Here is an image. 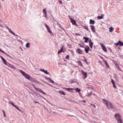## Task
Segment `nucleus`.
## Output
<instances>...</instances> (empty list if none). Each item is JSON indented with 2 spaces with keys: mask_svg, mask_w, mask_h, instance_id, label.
Returning <instances> with one entry per match:
<instances>
[{
  "mask_svg": "<svg viewBox=\"0 0 123 123\" xmlns=\"http://www.w3.org/2000/svg\"><path fill=\"white\" fill-rule=\"evenodd\" d=\"M102 100L104 101V103L106 105L107 108L111 109L113 108V105L111 103L105 99H103Z\"/></svg>",
  "mask_w": 123,
  "mask_h": 123,
  "instance_id": "obj_1",
  "label": "nucleus"
},
{
  "mask_svg": "<svg viewBox=\"0 0 123 123\" xmlns=\"http://www.w3.org/2000/svg\"><path fill=\"white\" fill-rule=\"evenodd\" d=\"M115 117L117 121V123H123L121 115L119 114L115 115Z\"/></svg>",
  "mask_w": 123,
  "mask_h": 123,
  "instance_id": "obj_2",
  "label": "nucleus"
},
{
  "mask_svg": "<svg viewBox=\"0 0 123 123\" xmlns=\"http://www.w3.org/2000/svg\"><path fill=\"white\" fill-rule=\"evenodd\" d=\"M19 71L21 74L26 79L29 80H30V76L29 75L26 73L25 72L21 70H19Z\"/></svg>",
  "mask_w": 123,
  "mask_h": 123,
  "instance_id": "obj_3",
  "label": "nucleus"
},
{
  "mask_svg": "<svg viewBox=\"0 0 123 123\" xmlns=\"http://www.w3.org/2000/svg\"><path fill=\"white\" fill-rule=\"evenodd\" d=\"M81 73L83 76V78L84 79L87 77V74L86 72H85L83 70H81Z\"/></svg>",
  "mask_w": 123,
  "mask_h": 123,
  "instance_id": "obj_4",
  "label": "nucleus"
},
{
  "mask_svg": "<svg viewBox=\"0 0 123 123\" xmlns=\"http://www.w3.org/2000/svg\"><path fill=\"white\" fill-rule=\"evenodd\" d=\"M8 67L10 68H11L13 69H16V68L14 67L13 65L11 64L7 63V64L6 65Z\"/></svg>",
  "mask_w": 123,
  "mask_h": 123,
  "instance_id": "obj_5",
  "label": "nucleus"
},
{
  "mask_svg": "<svg viewBox=\"0 0 123 123\" xmlns=\"http://www.w3.org/2000/svg\"><path fill=\"white\" fill-rule=\"evenodd\" d=\"M76 51L77 53L78 54H82V50L79 48H77L76 49Z\"/></svg>",
  "mask_w": 123,
  "mask_h": 123,
  "instance_id": "obj_6",
  "label": "nucleus"
},
{
  "mask_svg": "<svg viewBox=\"0 0 123 123\" xmlns=\"http://www.w3.org/2000/svg\"><path fill=\"white\" fill-rule=\"evenodd\" d=\"M69 17L70 21L74 25H76V22L75 20L74 19H73L72 18H70L69 16Z\"/></svg>",
  "mask_w": 123,
  "mask_h": 123,
  "instance_id": "obj_7",
  "label": "nucleus"
},
{
  "mask_svg": "<svg viewBox=\"0 0 123 123\" xmlns=\"http://www.w3.org/2000/svg\"><path fill=\"white\" fill-rule=\"evenodd\" d=\"M0 57L1 58L3 63L6 65L8 62H6V60L2 56H0Z\"/></svg>",
  "mask_w": 123,
  "mask_h": 123,
  "instance_id": "obj_8",
  "label": "nucleus"
},
{
  "mask_svg": "<svg viewBox=\"0 0 123 123\" xmlns=\"http://www.w3.org/2000/svg\"><path fill=\"white\" fill-rule=\"evenodd\" d=\"M100 44L103 50L105 52H106L107 50L106 48L101 43Z\"/></svg>",
  "mask_w": 123,
  "mask_h": 123,
  "instance_id": "obj_9",
  "label": "nucleus"
},
{
  "mask_svg": "<svg viewBox=\"0 0 123 123\" xmlns=\"http://www.w3.org/2000/svg\"><path fill=\"white\" fill-rule=\"evenodd\" d=\"M90 27L91 28L93 32H95V28L94 26L91 25L90 26Z\"/></svg>",
  "mask_w": 123,
  "mask_h": 123,
  "instance_id": "obj_10",
  "label": "nucleus"
},
{
  "mask_svg": "<svg viewBox=\"0 0 123 123\" xmlns=\"http://www.w3.org/2000/svg\"><path fill=\"white\" fill-rule=\"evenodd\" d=\"M89 46L91 49L92 48V46L93 44V43L92 42L91 40H90L89 41Z\"/></svg>",
  "mask_w": 123,
  "mask_h": 123,
  "instance_id": "obj_11",
  "label": "nucleus"
},
{
  "mask_svg": "<svg viewBox=\"0 0 123 123\" xmlns=\"http://www.w3.org/2000/svg\"><path fill=\"white\" fill-rule=\"evenodd\" d=\"M40 71L44 72L45 74H49V73L47 71L43 69H40Z\"/></svg>",
  "mask_w": 123,
  "mask_h": 123,
  "instance_id": "obj_12",
  "label": "nucleus"
},
{
  "mask_svg": "<svg viewBox=\"0 0 123 123\" xmlns=\"http://www.w3.org/2000/svg\"><path fill=\"white\" fill-rule=\"evenodd\" d=\"M63 47L62 46V47L61 48V49L58 51V54H59L62 52H63L64 53L65 52V51L63 50Z\"/></svg>",
  "mask_w": 123,
  "mask_h": 123,
  "instance_id": "obj_13",
  "label": "nucleus"
},
{
  "mask_svg": "<svg viewBox=\"0 0 123 123\" xmlns=\"http://www.w3.org/2000/svg\"><path fill=\"white\" fill-rule=\"evenodd\" d=\"M6 27L7 28L8 30L12 34L14 35L15 36H18L16 35L12 31H11L9 29V28L8 27L6 26Z\"/></svg>",
  "mask_w": 123,
  "mask_h": 123,
  "instance_id": "obj_14",
  "label": "nucleus"
},
{
  "mask_svg": "<svg viewBox=\"0 0 123 123\" xmlns=\"http://www.w3.org/2000/svg\"><path fill=\"white\" fill-rule=\"evenodd\" d=\"M87 48H85V51L87 53H88V51L89 49V47L88 46H87Z\"/></svg>",
  "mask_w": 123,
  "mask_h": 123,
  "instance_id": "obj_15",
  "label": "nucleus"
},
{
  "mask_svg": "<svg viewBox=\"0 0 123 123\" xmlns=\"http://www.w3.org/2000/svg\"><path fill=\"white\" fill-rule=\"evenodd\" d=\"M109 31L110 32H112L113 31L114 29V28H113L111 27H110L109 28Z\"/></svg>",
  "mask_w": 123,
  "mask_h": 123,
  "instance_id": "obj_16",
  "label": "nucleus"
},
{
  "mask_svg": "<svg viewBox=\"0 0 123 123\" xmlns=\"http://www.w3.org/2000/svg\"><path fill=\"white\" fill-rule=\"evenodd\" d=\"M83 38L85 40L84 42L86 43H87L88 41V38L87 37H83Z\"/></svg>",
  "mask_w": 123,
  "mask_h": 123,
  "instance_id": "obj_17",
  "label": "nucleus"
},
{
  "mask_svg": "<svg viewBox=\"0 0 123 123\" xmlns=\"http://www.w3.org/2000/svg\"><path fill=\"white\" fill-rule=\"evenodd\" d=\"M104 15L103 14L101 15V16H98V18L99 19H101L103 18Z\"/></svg>",
  "mask_w": 123,
  "mask_h": 123,
  "instance_id": "obj_18",
  "label": "nucleus"
},
{
  "mask_svg": "<svg viewBox=\"0 0 123 123\" xmlns=\"http://www.w3.org/2000/svg\"><path fill=\"white\" fill-rule=\"evenodd\" d=\"M115 65L116 67V68H117L118 70L121 71V70H120V67L117 64H115Z\"/></svg>",
  "mask_w": 123,
  "mask_h": 123,
  "instance_id": "obj_19",
  "label": "nucleus"
},
{
  "mask_svg": "<svg viewBox=\"0 0 123 123\" xmlns=\"http://www.w3.org/2000/svg\"><path fill=\"white\" fill-rule=\"evenodd\" d=\"M95 23L94 21L92 20L91 19H90V24H94Z\"/></svg>",
  "mask_w": 123,
  "mask_h": 123,
  "instance_id": "obj_20",
  "label": "nucleus"
},
{
  "mask_svg": "<svg viewBox=\"0 0 123 123\" xmlns=\"http://www.w3.org/2000/svg\"><path fill=\"white\" fill-rule=\"evenodd\" d=\"M0 52H2L5 54L6 55L8 56H9V55L7 54V53L3 51L1 49H0Z\"/></svg>",
  "mask_w": 123,
  "mask_h": 123,
  "instance_id": "obj_21",
  "label": "nucleus"
},
{
  "mask_svg": "<svg viewBox=\"0 0 123 123\" xmlns=\"http://www.w3.org/2000/svg\"><path fill=\"white\" fill-rule=\"evenodd\" d=\"M120 46H123V42L119 40L118 41Z\"/></svg>",
  "mask_w": 123,
  "mask_h": 123,
  "instance_id": "obj_22",
  "label": "nucleus"
},
{
  "mask_svg": "<svg viewBox=\"0 0 123 123\" xmlns=\"http://www.w3.org/2000/svg\"><path fill=\"white\" fill-rule=\"evenodd\" d=\"M59 92L61 94H63V95H65V93L62 91H59Z\"/></svg>",
  "mask_w": 123,
  "mask_h": 123,
  "instance_id": "obj_23",
  "label": "nucleus"
},
{
  "mask_svg": "<svg viewBox=\"0 0 123 123\" xmlns=\"http://www.w3.org/2000/svg\"><path fill=\"white\" fill-rule=\"evenodd\" d=\"M75 90L76 92H80L81 91L80 89H79L78 88H76L75 89Z\"/></svg>",
  "mask_w": 123,
  "mask_h": 123,
  "instance_id": "obj_24",
  "label": "nucleus"
},
{
  "mask_svg": "<svg viewBox=\"0 0 123 123\" xmlns=\"http://www.w3.org/2000/svg\"><path fill=\"white\" fill-rule=\"evenodd\" d=\"M25 46L27 48H29L30 47V44L29 43H27L26 45Z\"/></svg>",
  "mask_w": 123,
  "mask_h": 123,
  "instance_id": "obj_25",
  "label": "nucleus"
},
{
  "mask_svg": "<svg viewBox=\"0 0 123 123\" xmlns=\"http://www.w3.org/2000/svg\"><path fill=\"white\" fill-rule=\"evenodd\" d=\"M78 64L80 65V66H82L83 65L81 62L80 61H78Z\"/></svg>",
  "mask_w": 123,
  "mask_h": 123,
  "instance_id": "obj_26",
  "label": "nucleus"
},
{
  "mask_svg": "<svg viewBox=\"0 0 123 123\" xmlns=\"http://www.w3.org/2000/svg\"><path fill=\"white\" fill-rule=\"evenodd\" d=\"M47 29L48 30V32H49L50 33H52L51 31H50V29H49V27Z\"/></svg>",
  "mask_w": 123,
  "mask_h": 123,
  "instance_id": "obj_27",
  "label": "nucleus"
},
{
  "mask_svg": "<svg viewBox=\"0 0 123 123\" xmlns=\"http://www.w3.org/2000/svg\"><path fill=\"white\" fill-rule=\"evenodd\" d=\"M43 13H44L45 14V15L46 16L47 12L46 10L44 9H43Z\"/></svg>",
  "mask_w": 123,
  "mask_h": 123,
  "instance_id": "obj_28",
  "label": "nucleus"
},
{
  "mask_svg": "<svg viewBox=\"0 0 123 123\" xmlns=\"http://www.w3.org/2000/svg\"><path fill=\"white\" fill-rule=\"evenodd\" d=\"M45 79L47 80H51V79L50 78H47L46 77H45Z\"/></svg>",
  "mask_w": 123,
  "mask_h": 123,
  "instance_id": "obj_29",
  "label": "nucleus"
},
{
  "mask_svg": "<svg viewBox=\"0 0 123 123\" xmlns=\"http://www.w3.org/2000/svg\"><path fill=\"white\" fill-rule=\"evenodd\" d=\"M15 107L17 109H18V111H19L20 112L22 111L21 110L19 109L18 107H17V106H16Z\"/></svg>",
  "mask_w": 123,
  "mask_h": 123,
  "instance_id": "obj_30",
  "label": "nucleus"
},
{
  "mask_svg": "<svg viewBox=\"0 0 123 123\" xmlns=\"http://www.w3.org/2000/svg\"><path fill=\"white\" fill-rule=\"evenodd\" d=\"M64 88L67 89L68 91H69L70 90H74V89H73V88Z\"/></svg>",
  "mask_w": 123,
  "mask_h": 123,
  "instance_id": "obj_31",
  "label": "nucleus"
},
{
  "mask_svg": "<svg viewBox=\"0 0 123 123\" xmlns=\"http://www.w3.org/2000/svg\"><path fill=\"white\" fill-rule=\"evenodd\" d=\"M92 94V93H88V95H86L87 96L89 97L90 96H91Z\"/></svg>",
  "mask_w": 123,
  "mask_h": 123,
  "instance_id": "obj_32",
  "label": "nucleus"
},
{
  "mask_svg": "<svg viewBox=\"0 0 123 123\" xmlns=\"http://www.w3.org/2000/svg\"><path fill=\"white\" fill-rule=\"evenodd\" d=\"M83 28L84 29H85L87 30H88V28L86 26H84L83 27Z\"/></svg>",
  "mask_w": 123,
  "mask_h": 123,
  "instance_id": "obj_33",
  "label": "nucleus"
},
{
  "mask_svg": "<svg viewBox=\"0 0 123 123\" xmlns=\"http://www.w3.org/2000/svg\"><path fill=\"white\" fill-rule=\"evenodd\" d=\"M58 2L60 4H61L62 3V1L61 0H58Z\"/></svg>",
  "mask_w": 123,
  "mask_h": 123,
  "instance_id": "obj_34",
  "label": "nucleus"
},
{
  "mask_svg": "<svg viewBox=\"0 0 123 123\" xmlns=\"http://www.w3.org/2000/svg\"><path fill=\"white\" fill-rule=\"evenodd\" d=\"M9 103L10 104H11V105H12L13 106H14V107H15V106H16V105H15L13 103H12V102H9Z\"/></svg>",
  "mask_w": 123,
  "mask_h": 123,
  "instance_id": "obj_35",
  "label": "nucleus"
},
{
  "mask_svg": "<svg viewBox=\"0 0 123 123\" xmlns=\"http://www.w3.org/2000/svg\"><path fill=\"white\" fill-rule=\"evenodd\" d=\"M2 111H3V114H4V117H6V114H5V112H4V111L3 110H2Z\"/></svg>",
  "mask_w": 123,
  "mask_h": 123,
  "instance_id": "obj_36",
  "label": "nucleus"
},
{
  "mask_svg": "<svg viewBox=\"0 0 123 123\" xmlns=\"http://www.w3.org/2000/svg\"><path fill=\"white\" fill-rule=\"evenodd\" d=\"M111 82L112 83V84H115V81L112 79L111 80Z\"/></svg>",
  "mask_w": 123,
  "mask_h": 123,
  "instance_id": "obj_37",
  "label": "nucleus"
},
{
  "mask_svg": "<svg viewBox=\"0 0 123 123\" xmlns=\"http://www.w3.org/2000/svg\"><path fill=\"white\" fill-rule=\"evenodd\" d=\"M69 56L68 55H67L66 57V59H69Z\"/></svg>",
  "mask_w": 123,
  "mask_h": 123,
  "instance_id": "obj_38",
  "label": "nucleus"
},
{
  "mask_svg": "<svg viewBox=\"0 0 123 123\" xmlns=\"http://www.w3.org/2000/svg\"><path fill=\"white\" fill-rule=\"evenodd\" d=\"M114 44L116 45L117 46L118 45H119V42L117 43H115Z\"/></svg>",
  "mask_w": 123,
  "mask_h": 123,
  "instance_id": "obj_39",
  "label": "nucleus"
},
{
  "mask_svg": "<svg viewBox=\"0 0 123 123\" xmlns=\"http://www.w3.org/2000/svg\"><path fill=\"white\" fill-rule=\"evenodd\" d=\"M40 92L42 93H43V94H46V93L44 92L42 90H41V91Z\"/></svg>",
  "mask_w": 123,
  "mask_h": 123,
  "instance_id": "obj_40",
  "label": "nucleus"
},
{
  "mask_svg": "<svg viewBox=\"0 0 123 123\" xmlns=\"http://www.w3.org/2000/svg\"><path fill=\"white\" fill-rule=\"evenodd\" d=\"M36 90H37L38 92H40L41 90H40V89H38L37 88V89H36Z\"/></svg>",
  "mask_w": 123,
  "mask_h": 123,
  "instance_id": "obj_41",
  "label": "nucleus"
},
{
  "mask_svg": "<svg viewBox=\"0 0 123 123\" xmlns=\"http://www.w3.org/2000/svg\"><path fill=\"white\" fill-rule=\"evenodd\" d=\"M90 105H93V107L95 108H96V106H95V105H93V104H90Z\"/></svg>",
  "mask_w": 123,
  "mask_h": 123,
  "instance_id": "obj_42",
  "label": "nucleus"
},
{
  "mask_svg": "<svg viewBox=\"0 0 123 123\" xmlns=\"http://www.w3.org/2000/svg\"><path fill=\"white\" fill-rule=\"evenodd\" d=\"M31 81L33 82H37V81L36 80H31Z\"/></svg>",
  "mask_w": 123,
  "mask_h": 123,
  "instance_id": "obj_43",
  "label": "nucleus"
},
{
  "mask_svg": "<svg viewBox=\"0 0 123 123\" xmlns=\"http://www.w3.org/2000/svg\"><path fill=\"white\" fill-rule=\"evenodd\" d=\"M79 46H80V47H82V48H84V46L82 45H81L80 44H79Z\"/></svg>",
  "mask_w": 123,
  "mask_h": 123,
  "instance_id": "obj_44",
  "label": "nucleus"
},
{
  "mask_svg": "<svg viewBox=\"0 0 123 123\" xmlns=\"http://www.w3.org/2000/svg\"><path fill=\"white\" fill-rule=\"evenodd\" d=\"M48 85H49V86H51V87H53V86H52L51 85H50V84H49L48 83H46Z\"/></svg>",
  "mask_w": 123,
  "mask_h": 123,
  "instance_id": "obj_45",
  "label": "nucleus"
},
{
  "mask_svg": "<svg viewBox=\"0 0 123 123\" xmlns=\"http://www.w3.org/2000/svg\"><path fill=\"white\" fill-rule=\"evenodd\" d=\"M32 85L33 86L34 88L36 90V89H37V88L33 84H32Z\"/></svg>",
  "mask_w": 123,
  "mask_h": 123,
  "instance_id": "obj_46",
  "label": "nucleus"
},
{
  "mask_svg": "<svg viewBox=\"0 0 123 123\" xmlns=\"http://www.w3.org/2000/svg\"><path fill=\"white\" fill-rule=\"evenodd\" d=\"M45 26L47 28L49 27L46 24H45Z\"/></svg>",
  "mask_w": 123,
  "mask_h": 123,
  "instance_id": "obj_47",
  "label": "nucleus"
},
{
  "mask_svg": "<svg viewBox=\"0 0 123 123\" xmlns=\"http://www.w3.org/2000/svg\"><path fill=\"white\" fill-rule=\"evenodd\" d=\"M50 82H51L53 84L54 83V81L53 80H52L51 79V80H50Z\"/></svg>",
  "mask_w": 123,
  "mask_h": 123,
  "instance_id": "obj_48",
  "label": "nucleus"
},
{
  "mask_svg": "<svg viewBox=\"0 0 123 123\" xmlns=\"http://www.w3.org/2000/svg\"><path fill=\"white\" fill-rule=\"evenodd\" d=\"M113 87L115 88H116V86L115 85V84H113Z\"/></svg>",
  "mask_w": 123,
  "mask_h": 123,
  "instance_id": "obj_49",
  "label": "nucleus"
},
{
  "mask_svg": "<svg viewBox=\"0 0 123 123\" xmlns=\"http://www.w3.org/2000/svg\"><path fill=\"white\" fill-rule=\"evenodd\" d=\"M44 99L46 100V101H47V102L49 103V104H50V103L49 101L48 100H47V99H46L45 98H44Z\"/></svg>",
  "mask_w": 123,
  "mask_h": 123,
  "instance_id": "obj_50",
  "label": "nucleus"
},
{
  "mask_svg": "<svg viewBox=\"0 0 123 123\" xmlns=\"http://www.w3.org/2000/svg\"><path fill=\"white\" fill-rule=\"evenodd\" d=\"M44 99L46 100V101H47V102L49 103V104H50V103L49 101L48 100H47V99H46L45 98H44Z\"/></svg>",
  "mask_w": 123,
  "mask_h": 123,
  "instance_id": "obj_51",
  "label": "nucleus"
},
{
  "mask_svg": "<svg viewBox=\"0 0 123 123\" xmlns=\"http://www.w3.org/2000/svg\"><path fill=\"white\" fill-rule=\"evenodd\" d=\"M105 64L108 67H109V66L107 62L105 63Z\"/></svg>",
  "mask_w": 123,
  "mask_h": 123,
  "instance_id": "obj_52",
  "label": "nucleus"
},
{
  "mask_svg": "<svg viewBox=\"0 0 123 123\" xmlns=\"http://www.w3.org/2000/svg\"><path fill=\"white\" fill-rule=\"evenodd\" d=\"M82 102L83 103H85V102H86V101L85 100H82Z\"/></svg>",
  "mask_w": 123,
  "mask_h": 123,
  "instance_id": "obj_53",
  "label": "nucleus"
},
{
  "mask_svg": "<svg viewBox=\"0 0 123 123\" xmlns=\"http://www.w3.org/2000/svg\"><path fill=\"white\" fill-rule=\"evenodd\" d=\"M75 35L76 36H80V35L77 33H75Z\"/></svg>",
  "mask_w": 123,
  "mask_h": 123,
  "instance_id": "obj_54",
  "label": "nucleus"
},
{
  "mask_svg": "<svg viewBox=\"0 0 123 123\" xmlns=\"http://www.w3.org/2000/svg\"><path fill=\"white\" fill-rule=\"evenodd\" d=\"M103 61L105 62V64L107 62H106V61L104 60V59H103Z\"/></svg>",
  "mask_w": 123,
  "mask_h": 123,
  "instance_id": "obj_55",
  "label": "nucleus"
},
{
  "mask_svg": "<svg viewBox=\"0 0 123 123\" xmlns=\"http://www.w3.org/2000/svg\"><path fill=\"white\" fill-rule=\"evenodd\" d=\"M103 61L105 62V64L107 62H106V61L104 60V59H103Z\"/></svg>",
  "mask_w": 123,
  "mask_h": 123,
  "instance_id": "obj_56",
  "label": "nucleus"
},
{
  "mask_svg": "<svg viewBox=\"0 0 123 123\" xmlns=\"http://www.w3.org/2000/svg\"><path fill=\"white\" fill-rule=\"evenodd\" d=\"M84 62H87V60L86 59H84Z\"/></svg>",
  "mask_w": 123,
  "mask_h": 123,
  "instance_id": "obj_57",
  "label": "nucleus"
},
{
  "mask_svg": "<svg viewBox=\"0 0 123 123\" xmlns=\"http://www.w3.org/2000/svg\"><path fill=\"white\" fill-rule=\"evenodd\" d=\"M34 103H38L39 104V103L36 101H35Z\"/></svg>",
  "mask_w": 123,
  "mask_h": 123,
  "instance_id": "obj_58",
  "label": "nucleus"
},
{
  "mask_svg": "<svg viewBox=\"0 0 123 123\" xmlns=\"http://www.w3.org/2000/svg\"><path fill=\"white\" fill-rule=\"evenodd\" d=\"M101 57V59H102L103 60V59H103V57H101H101Z\"/></svg>",
  "mask_w": 123,
  "mask_h": 123,
  "instance_id": "obj_59",
  "label": "nucleus"
},
{
  "mask_svg": "<svg viewBox=\"0 0 123 123\" xmlns=\"http://www.w3.org/2000/svg\"><path fill=\"white\" fill-rule=\"evenodd\" d=\"M47 16V14H46V15H45V18H46Z\"/></svg>",
  "mask_w": 123,
  "mask_h": 123,
  "instance_id": "obj_60",
  "label": "nucleus"
},
{
  "mask_svg": "<svg viewBox=\"0 0 123 123\" xmlns=\"http://www.w3.org/2000/svg\"><path fill=\"white\" fill-rule=\"evenodd\" d=\"M0 26L1 27H3V26H2V25L0 24Z\"/></svg>",
  "mask_w": 123,
  "mask_h": 123,
  "instance_id": "obj_61",
  "label": "nucleus"
},
{
  "mask_svg": "<svg viewBox=\"0 0 123 123\" xmlns=\"http://www.w3.org/2000/svg\"><path fill=\"white\" fill-rule=\"evenodd\" d=\"M50 105H53L51 103H50Z\"/></svg>",
  "mask_w": 123,
  "mask_h": 123,
  "instance_id": "obj_62",
  "label": "nucleus"
},
{
  "mask_svg": "<svg viewBox=\"0 0 123 123\" xmlns=\"http://www.w3.org/2000/svg\"><path fill=\"white\" fill-rule=\"evenodd\" d=\"M2 0V1H4V0Z\"/></svg>",
  "mask_w": 123,
  "mask_h": 123,
  "instance_id": "obj_63",
  "label": "nucleus"
},
{
  "mask_svg": "<svg viewBox=\"0 0 123 123\" xmlns=\"http://www.w3.org/2000/svg\"><path fill=\"white\" fill-rule=\"evenodd\" d=\"M55 113V112H54V113Z\"/></svg>",
  "mask_w": 123,
  "mask_h": 123,
  "instance_id": "obj_64",
  "label": "nucleus"
}]
</instances>
